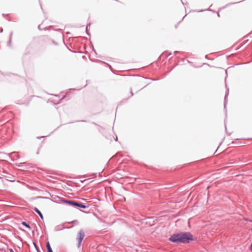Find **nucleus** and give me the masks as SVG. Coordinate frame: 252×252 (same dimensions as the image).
Segmentation results:
<instances>
[{
	"instance_id": "8",
	"label": "nucleus",
	"mask_w": 252,
	"mask_h": 252,
	"mask_svg": "<svg viewBox=\"0 0 252 252\" xmlns=\"http://www.w3.org/2000/svg\"><path fill=\"white\" fill-rule=\"evenodd\" d=\"M244 220H247H247H248L247 219H244ZM249 221H252V220H249Z\"/></svg>"
},
{
	"instance_id": "5",
	"label": "nucleus",
	"mask_w": 252,
	"mask_h": 252,
	"mask_svg": "<svg viewBox=\"0 0 252 252\" xmlns=\"http://www.w3.org/2000/svg\"><path fill=\"white\" fill-rule=\"evenodd\" d=\"M47 249L48 252H53L49 242L47 243Z\"/></svg>"
},
{
	"instance_id": "1",
	"label": "nucleus",
	"mask_w": 252,
	"mask_h": 252,
	"mask_svg": "<svg viewBox=\"0 0 252 252\" xmlns=\"http://www.w3.org/2000/svg\"><path fill=\"white\" fill-rule=\"evenodd\" d=\"M169 240L174 243H186L193 240V237L189 232L177 233L172 235Z\"/></svg>"
},
{
	"instance_id": "7",
	"label": "nucleus",
	"mask_w": 252,
	"mask_h": 252,
	"mask_svg": "<svg viewBox=\"0 0 252 252\" xmlns=\"http://www.w3.org/2000/svg\"><path fill=\"white\" fill-rule=\"evenodd\" d=\"M250 250L252 251V243L251 244L250 247Z\"/></svg>"
},
{
	"instance_id": "2",
	"label": "nucleus",
	"mask_w": 252,
	"mask_h": 252,
	"mask_svg": "<svg viewBox=\"0 0 252 252\" xmlns=\"http://www.w3.org/2000/svg\"><path fill=\"white\" fill-rule=\"evenodd\" d=\"M63 202L66 203L70 205H73L74 206L79 207L81 208L85 209L86 208V206L82 204L78 203V202L71 200H63Z\"/></svg>"
},
{
	"instance_id": "4",
	"label": "nucleus",
	"mask_w": 252,
	"mask_h": 252,
	"mask_svg": "<svg viewBox=\"0 0 252 252\" xmlns=\"http://www.w3.org/2000/svg\"><path fill=\"white\" fill-rule=\"evenodd\" d=\"M34 210L35 212H36L39 214V215L40 216L41 218L42 219H43V216L42 213H41V212L37 208H34Z\"/></svg>"
},
{
	"instance_id": "3",
	"label": "nucleus",
	"mask_w": 252,
	"mask_h": 252,
	"mask_svg": "<svg viewBox=\"0 0 252 252\" xmlns=\"http://www.w3.org/2000/svg\"><path fill=\"white\" fill-rule=\"evenodd\" d=\"M84 236H85L84 232H83V230H80L78 232V235H77V239L78 242V246L79 247L80 246L82 241L84 239Z\"/></svg>"
},
{
	"instance_id": "6",
	"label": "nucleus",
	"mask_w": 252,
	"mask_h": 252,
	"mask_svg": "<svg viewBox=\"0 0 252 252\" xmlns=\"http://www.w3.org/2000/svg\"><path fill=\"white\" fill-rule=\"evenodd\" d=\"M22 224H23L24 225H25V226H26L27 227H29V225H28V224H27L25 222L23 221V222H22Z\"/></svg>"
}]
</instances>
